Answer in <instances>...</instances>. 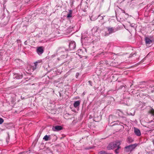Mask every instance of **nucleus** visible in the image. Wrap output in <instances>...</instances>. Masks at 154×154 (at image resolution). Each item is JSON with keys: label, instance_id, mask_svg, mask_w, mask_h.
<instances>
[{"label": "nucleus", "instance_id": "9", "mask_svg": "<svg viewBox=\"0 0 154 154\" xmlns=\"http://www.w3.org/2000/svg\"><path fill=\"white\" fill-rule=\"evenodd\" d=\"M42 62V60H39L35 62L34 63V66H33V67H32V70H34L35 69L38 67V63H40Z\"/></svg>", "mask_w": 154, "mask_h": 154}, {"label": "nucleus", "instance_id": "32", "mask_svg": "<svg viewBox=\"0 0 154 154\" xmlns=\"http://www.w3.org/2000/svg\"><path fill=\"white\" fill-rule=\"evenodd\" d=\"M27 41H25L24 42V44H25V45H27Z\"/></svg>", "mask_w": 154, "mask_h": 154}, {"label": "nucleus", "instance_id": "2", "mask_svg": "<svg viewBox=\"0 0 154 154\" xmlns=\"http://www.w3.org/2000/svg\"><path fill=\"white\" fill-rule=\"evenodd\" d=\"M136 143L132 144L125 146L124 148V151L127 153H130L137 146Z\"/></svg>", "mask_w": 154, "mask_h": 154}, {"label": "nucleus", "instance_id": "19", "mask_svg": "<svg viewBox=\"0 0 154 154\" xmlns=\"http://www.w3.org/2000/svg\"><path fill=\"white\" fill-rule=\"evenodd\" d=\"M149 113L151 114L152 115L154 116V110L152 109L149 112Z\"/></svg>", "mask_w": 154, "mask_h": 154}, {"label": "nucleus", "instance_id": "13", "mask_svg": "<svg viewBox=\"0 0 154 154\" xmlns=\"http://www.w3.org/2000/svg\"><path fill=\"white\" fill-rule=\"evenodd\" d=\"M80 101L79 100L76 101L73 104L74 106L76 108L80 105Z\"/></svg>", "mask_w": 154, "mask_h": 154}, {"label": "nucleus", "instance_id": "14", "mask_svg": "<svg viewBox=\"0 0 154 154\" xmlns=\"http://www.w3.org/2000/svg\"><path fill=\"white\" fill-rule=\"evenodd\" d=\"M120 146V145H119V146H118L116 148V149L114 151L115 153L116 154H119L120 152L119 149L121 148V147Z\"/></svg>", "mask_w": 154, "mask_h": 154}, {"label": "nucleus", "instance_id": "35", "mask_svg": "<svg viewBox=\"0 0 154 154\" xmlns=\"http://www.w3.org/2000/svg\"><path fill=\"white\" fill-rule=\"evenodd\" d=\"M82 51L81 50H79L78 51V52H81Z\"/></svg>", "mask_w": 154, "mask_h": 154}, {"label": "nucleus", "instance_id": "21", "mask_svg": "<svg viewBox=\"0 0 154 154\" xmlns=\"http://www.w3.org/2000/svg\"><path fill=\"white\" fill-rule=\"evenodd\" d=\"M72 14L71 13H68L67 15V18H70L72 17Z\"/></svg>", "mask_w": 154, "mask_h": 154}, {"label": "nucleus", "instance_id": "34", "mask_svg": "<svg viewBox=\"0 0 154 154\" xmlns=\"http://www.w3.org/2000/svg\"><path fill=\"white\" fill-rule=\"evenodd\" d=\"M85 93H86L85 92H83V94H82V95H85Z\"/></svg>", "mask_w": 154, "mask_h": 154}, {"label": "nucleus", "instance_id": "22", "mask_svg": "<svg viewBox=\"0 0 154 154\" xmlns=\"http://www.w3.org/2000/svg\"><path fill=\"white\" fill-rule=\"evenodd\" d=\"M136 55V53H134L133 54L131 53L130 55L128 57H132L133 56H134V55Z\"/></svg>", "mask_w": 154, "mask_h": 154}, {"label": "nucleus", "instance_id": "12", "mask_svg": "<svg viewBox=\"0 0 154 154\" xmlns=\"http://www.w3.org/2000/svg\"><path fill=\"white\" fill-rule=\"evenodd\" d=\"M116 116H118L119 117H122L123 115V112L121 111L118 110L116 112Z\"/></svg>", "mask_w": 154, "mask_h": 154}, {"label": "nucleus", "instance_id": "24", "mask_svg": "<svg viewBox=\"0 0 154 154\" xmlns=\"http://www.w3.org/2000/svg\"><path fill=\"white\" fill-rule=\"evenodd\" d=\"M137 88H143L144 89L143 90H144L146 89V88L144 87H142L141 86H139L137 87Z\"/></svg>", "mask_w": 154, "mask_h": 154}, {"label": "nucleus", "instance_id": "18", "mask_svg": "<svg viewBox=\"0 0 154 154\" xmlns=\"http://www.w3.org/2000/svg\"><path fill=\"white\" fill-rule=\"evenodd\" d=\"M126 85H121L118 89H123V90L125 91V86Z\"/></svg>", "mask_w": 154, "mask_h": 154}, {"label": "nucleus", "instance_id": "16", "mask_svg": "<svg viewBox=\"0 0 154 154\" xmlns=\"http://www.w3.org/2000/svg\"><path fill=\"white\" fill-rule=\"evenodd\" d=\"M43 139L45 141H47L50 140L51 139V138L50 135L48 136L47 135H46L44 137Z\"/></svg>", "mask_w": 154, "mask_h": 154}, {"label": "nucleus", "instance_id": "27", "mask_svg": "<svg viewBox=\"0 0 154 154\" xmlns=\"http://www.w3.org/2000/svg\"><path fill=\"white\" fill-rule=\"evenodd\" d=\"M122 13H125L126 15H128L127 13H125V11L124 10H122Z\"/></svg>", "mask_w": 154, "mask_h": 154}, {"label": "nucleus", "instance_id": "6", "mask_svg": "<svg viewBox=\"0 0 154 154\" xmlns=\"http://www.w3.org/2000/svg\"><path fill=\"white\" fill-rule=\"evenodd\" d=\"M117 117L116 116L113 115H110L109 117V122H110L111 123L114 122L117 119Z\"/></svg>", "mask_w": 154, "mask_h": 154}, {"label": "nucleus", "instance_id": "15", "mask_svg": "<svg viewBox=\"0 0 154 154\" xmlns=\"http://www.w3.org/2000/svg\"><path fill=\"white\" fill-rule=\"evenodd\" d=\"M134 141L133 139L130 137H128L127 139V142L128 143H132Z\"/></svg>", "mask_w": 154, "mask_h": 154}, {"label": "nucleus", "instance_id": "11", "mask_svg": "<svg viewBox=\"0 0 154 154\" xmlns=\"http://www.w3.org/2000/svg\"><path fill=\"white\" fill-rule=\"evenodd\" d=\"M145 41L146 44H150L153 42L152 40H151L150 38L147 37L145 38Z\"/></svg>", "mask_w": 154, "mask_h": 154}, {"label": "nucleus", "instance_id": "28", "mask_svg": "<svg viewBox=\"0 0 154 154\" xmlns=\"http://www.w3.org/2000/svg\"><path fill=\"white\" fill-rule=\"evenodd\" d=\"M117 122L118 123H119V124L120 125H121V124H123V123L122 122H119V121H117Z\"/></svg>", "mask_w": 154, "mask_h": 154}, {"label": "nucleus", "instance_id": "33", "mask_svg": "<svg viewBox=\"0 0 154 154\" xmlns=\"http://www.w3.org/2000/svg\"><path fill=\"white\" fill-rule=\"evenodd\" d=\"M79 75V73H77L76 74V77L77 78V76H78Z\"/></svg>", "mask_w": 154, "mask_h": 154}, {"label": "nucleus", "instance_id": "39", "mask_svg": "<svg viewBox=\"0 0 154 154\" xmlns=\"http://www.w3.org/2000/svg\"><path fill=\"white\" fill-rule=\"evenodd\" d=\"M78 55H79V56H81L80 55H79V54H78Z\"/></svg>", "mask_w": 154, "mask_h": 154}, {"label": "nucleus", "instance_id": "26", "mask_svg": "<svg viewBox=\"0 0 154 154\" xmlns=\"http://www.w3.org/2000/svg\"><path fill=\"white\" fill-rule=\"evenodd\" d=\"M148 37L150 38L151 40H152V42L154 41V38L153 37V36H150L149 37Z\"/></svg>", "mask_w": 154, "mask_h": 154}, {"label": "nucleus", "instance_id": "17", "mask_svg": "<svg viewBox=\"0 0 154 154\" xmlns=\"http://www.w3.org/2000/svg\"><path fill=\"white\" fill-rule=\"evenodd\" d=\"M15 78L17 79H20L22 78V75L17 74L16 75Z\"/></svg>", "mask_w": 154, "mask_h": 154}, {"label": "nucleus", "instance_id": "25", "mask_svg": "<svg viewBox=\"0 0 154 154\" xmlns=\"http://www.w3.org/2000/svg\"><path fill=\"white\" fill-rule=\"evenodd\" d=\"M98 28H99L98 27L96 26V27H94L93 28V30L96 29V30L95 31V32H97V30L98 29Z\"/></svg>", "mask_w": 154, "mask_h": 154}, {"label": "nucleus", "instance_id": "3", "mask_svg": "<svg viewBox=\"0 0 154 154\" xmlns=\"http://www.w3.org/2000/svg\"><path fill=\"white\" fill-rule=\"evenodd\" d=\"M116 61L114 60L113 61H112L111 63L107 60H105L104 61H102L100 62V64H106L107 66H116Z\"/></svg>", "mask_w": 154, "mask_h": 154}, {"label": "nucleus", "instance_id": "7", "mask_svg": "<svg viewBox=\"0 0 154 154\" xmlns=\"http://www.w3.org/2000/svg\"><path fill=\"white\" fill-rule=\"evenodd\" d=\"M44 51L43 47L42 46L38 48L36 50L37 53L39 55L42 54L43 53Z\"/></svg>", "mask_w": 154, "mask_h": 154}, {"label": "nucleus", "instance_id": "1", "mask_svg": "<svg viewBox=\"0 0 154 154\" xmlns=\"http://www.w3.org/2000/svg\"><path fill=\"white\" fill-rule=\"evenodd\" d=\"M122 141L116 140L114 142L110 143L107 146V148L108 150L113 149L116 148L119 145L121 144Z\"/></svg>", "mask_w": 154, "mask_h": 154}, {"label": "nucleus", "instance_id": "20", "mask_svg": "<svg viewBox=\"0 0 154 154\" xmlns=\"http://www.w3.org/2000/svg\"><path fill=\"white\" fill-rule=\"evenodd\" d=\"M100 154H107V153L104 151H102L100 152Z\"/></svg>", "mask_w": 154, "mask_h": 154}, {"label": "nucleus", "instance_id": "8", "mask_svg": "<svg viewBox=\"0 0 154 154\" xmlns=\"http://www.w3.org/2000/svg\"><path fill=\"white\" fill-rule=\"evenodd\" d=\"M62 129V127L60 125H56L52 128L53 131H59Z\"/></svg>", "mask_w": 154, "mask_h": 154}, {"label": "nucleus", "instance_id": "10", "mask_svg": "<svg viewBox=\"0 0 154 154\" xmlns=\"http://www.w3.org/2000/svg\"><path fill=\"white\" fill-rule=\"evenodd\" d=\"M134 132L135 134L138 136H140L141 134L140 131L136 128H134Z\"/></svg>", "mask_w": 154, "mask_h": 154}, {"label": "nucleus", "instance_id": "23", "mask_svg": "<svg viewBox=\"0 0 154 154\" xmlns=\"http://www.w3.org/2000/svg\"><path fill=\"white\" fill-rule=\"evenodd\" d=\"M4 122V120L2 118H0V124H2Z\"/></svg>", "mask_w": 154, "mask_h": 154}, {"label": "nucleus", "instance_id": "37", "mask_svg": "<svg viewBox=\"0 0 154 154\" xmlns=\"http://www.w3.org/2000/svg\"><path fill=\"white\" fill-rule=\"evenodd\" d=\"M152 153H154V150L152 152Z\"/></svg>", "mask_w": 154, "mask_h": 154}, {"label": "nucleus", "instance_id": "29", "mask_svg": "<svg viewBox=\"0 0 154 154\" xmlns=\"http://www.w3.org/2000/svg\"><path fill=\"white\" fill-rule=\"evenodd\" d=\"M88 82H89V84H90L92 86V82H91V81H88Z\"/></svg>", "mask_w": 154, "mask_h": 154}, {"label": "nucleus", "instance_id": "4", "mask_svg": "<svg viewBox=\"0 0 154 154\" xmlns=\"http://www.w3.org/2000/svg\"><path fill=\"white\" fill-rule=\"evenodd\" d=\"M69 49H67L66 51L73 50L76 47V43L74 42L71 41L69 42Z\"/></svg>", "mask_w": 154, "mask_h": 154}, {"label": "nucleus", "instance_id": "5", "mask_svg": "<svg viewBox=\"0 0 154 154\" xmlns=\"http://www.w3.org/2000/svg\"><path fill=\"white\" fill-rule=\"evenodd\" d=\"M106 28L107 29L108 31L109 32V33H106L104 35L105 36H108L109 34H111L112 33L114 32L117 31L116 29L114 28L113 27H107Z\"/></svg>", "mask_w": 154, "mask_h": 154}, {"label": "nucleus", "instance_id": "38", "mask_svg": "<svg viewBox=\"0 0 154 154\" xmlns=\"http://www.w3.org/2000/svg\"><path fill=\"white\" fill-rule=\"evenodd\" d=\"M78 55H79V56H81L80 55H79V54H78Z\"/></svg>", "mask_w": 154, "mask_h": 154}, {"label": "nucleus", "instance_id": "36", "mask_svg": "<svg viewBox=\"0 0 154 154\" xmlns=\"http://www.w3.org/2000/svg\"><path fill=\"white\" fill-rule=\"evenodd\" d=\"M61 48H58V50H59V49H61Z\"/></svg>", "mask_w": 154, "mask_h": 154}, {"label": "nucleus", "instance_id": "31", "mask_svg": "<svg viewBox=\"0 0 154 154\" xmlns=\"http://www.w3.org/2000/svg\"><path fill=\"white\" fill-rule=\"evenodd\" d=\"M69 13H71V14H72V11L71 10H69Z\"/></svg>", "mask_w": 154, "mask_h": 154}, {"label": "nucleus", "instance_id": "30", "mask_svg": "<svg viewBox=\"0 0 154 154\" xmlns=\"http://www.w3.org/2000/svg\"><path fill=\"white\" fill-rule=\"evenodd\" d=\"M134 24H131V26L132 27H134Z\"/></svg>", "mask_w": 154, "mask_h": 154}]
</instances>
